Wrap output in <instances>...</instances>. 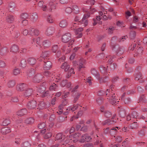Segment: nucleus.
I'll return each instance as SVG.
<instances>
[{"mask_svg":"<svg viewBox=\"0 0 147 147\" xmlns=\"http://www.w3.org/2000/svg\"><path fill=\"white\" fill-rule=\"evenodd\" d=\"M83 138V135L80 133H78L73 135H70L67 137L64 140L65 142L66 143H69L71 142L72 141L76 142L79 141L81 142L80 140Z\"/></svg>","mask_w":147,"mask_h":147,"instance_id":"f257e3e1","label":"nucleus"},{"mask_svg":"<svg viewBox=\"0 0 147 147\" xmlns=\"http://www.w3.org/2000/svg\"><path fill=\"white\" fill-rule=\"evenodd\" d=\"M113 88H114L113 86H111L110 89H107V92L105 93V94H106L108 97H109V96H110V97L109 98V100L110 103L112 105L115 104L119 101L118 99L117 98V97H115V93L113 94V92H111L113 90Z\"/></svg>","mask_w":147,"mask_h":147,"instance_id":"f03ea898","label":"nucleus"},{"mask_svg":"<svg viewBox=\"0 0 147 147\" xmlns=\"http://www.w3.org/2000/svg\"><path fill=\"white\" fill-rule=\"evenodd\" d=\"M68 136L65 137L64 136H63L62 134L61 133H59L57 134L55 138L56 139L55 140H59V141L61 143L62 145H64L65 144H68V143H66L65 142V140Z\"/></svg>","mask_w":147,"mask_h":147,"instance_id":"7ed1b4c3","label":"nucleus"},{"mask_svg":"<svg viewBox=\"0 0 147 147\" xmlns=\"http://www.w3.org/2000/svg\"><path fill=\"white\" fill-rule=\"evenodd\" d=\"M51 129H44L40 130V133L42 134H45L44 136V138L45 139H48L50 138L52 136L51 133Z\"/></svg>","mask_w":147,"mask_h":147,"instance_id":"20e7f679","label":"nucleus"},{"mask_svg":"<svg viewBox=\"0 0 147 147\" xmlns=\"http://www.w3.org/2000/svg\"><path fill=\"white\" fill-rule=\"evenodd\" d=\"M81 107L78 104L74 106L73 107L71 106L69 107L67 109L66 111L63 113V114L64 115H67L71 111L73 112L74 111L78 108H80V107Z\"/></svg>","mask_w":147,"mask_h":147,"instance_id":"39448f33","label":"nucleus"},{"mask_svg":"<svg viewBox=\"0 0 147 147\" xmlns=\"http://www.w3.org/2000/svg\"><path fill=\"white\" fill-rule=\"evenodd\" d=\"M39 33V31L36 28L32 27L29 28V34L31 36H37Z\"/></svg>","mask_w":147,"mask_h":147,"instance_id":"423d86ee","label":"nucleus"},{"mask_svg":"<svg viewBox=\"0 0 147 147\" xmlns=\"http://www.w3.org/2000/svg\"><path fill=\"white\" fill-rule=\"evenodd\" d=\"M90 16V14L87 13V14H84L82 20L80 21L79 22L81 24H83L84 26H86L88 24V20L87 19Z\"/></svg>","mask_w":147,"mask_h":147,"instance_id":"0eeeda50","label":"nucleus"},{"mask_svg":"<svg viewBox=\"0 0 147 147\" xmlns=\"http://www.w3.org/2000/svg\"><path fill=\"white\" fill-rule=\"evenodd\" d=\"M55 32V29L53 27L50 26L48 27L45 32V34L47 36L52 35Z\"/></svg>","mask_w":147,"mask_h":147,"instance_id":"6e6552de","label":"nucleus"},{"mask_svg":"<svg viewBox=\"0 0 147 147\" xmlns=\"http://www.w3.org/2000/svg\"><path fill=\"white\" fill-rule=\"evenodd\" d=\"M37 103L34 100H32L30 101L27 104V106L29 109H33L36 108Z\"/></svg>","mask_w":147,"mask_h":147,"instance_id":"1a4fd4ad","label":"nucleus"},{"mask_svg":"<svg viewBox=\"0 0 147 147\" xmlns=\"http://www.w3.org/2000/svg\"><path fill=\"white\" fill-rule=\"evenodd\" d=\"M56 4H57V3L56 0H51L49 3V5L51 7L49 8L48 7V11H51L55 7Z\"/></svg>","mask_w":147,"mask_h":147,"instance_id":"9d476101","label":"nucleus"},{"mask_svg":"<svg viewBox=\"0 0 147 147\" xmlns=\"http://www.w3.org/2000/svg\"><path fill=\"white\" fill-rule=\"evenodd\" d=\"M71 34L69 33H67L64 34L62 38L63 42L66 43L68 42L71 38Z\"/></svg>","mask_w":147,"mask_h":147,"instance_id":"9b49d317","label":"nucleus"},{"mask_svg":"<svg viewBox=\"0 0 147 147\" xmlns=\"http://www.w3.org/2000/svg\"><path fill=\"white\" fill-rule=\"evenodd\" d=\"M28 86L24 83H21L19 84L17 86V89L18 90L22 91L26 89Z\"/></svg>","mask_w":147,"mask_h":147,"instance_id":"f8f14e48","label":"nucleus"},{"mask_svg":"<svg viewBox=\"0 0 147 147\" xmlns=\"http://www.w3.org/2000/svg\"><path fill=\"white\" fill-rule=\"evenodd\" d=\"M90 136L87 134L83 135V138L80 140L81 142H88L91 140Z\"/></svg>","mask_w":147,"mask_h":147,"instance_id":"ddd939ff","label":"nucleus"},{"mask_svg":"<svg viewBox=\"0 0 147 147\" xmlns=\"http://www.w3.org/2000/svg\"><path fill=\"white\" fill-rule=\"evenodd\" d=\"M83 30V28H79L74 30L76 35H77L76 37L77 38H80L82 36V34L81 32Z\"/></svg>","mask_w":147,"mask_h":147,"instance_id":"4468645a","label":"nucleus"},{"mask_svg":"<svg viewBox=\"0 0 147 147\" xmlns=\"http://www.w3.org/2000/svg\"><path fill=\"white\" fill-rule=\"evenodd\" d=\"M93 76L97 79L99 81L100 83L104 82V80H103V78L102 77L100 76V74L99 71H97V72L95 73V75H94Z\"/></svg>","mask_w":147,"mask_h":147,"instance_id":"2eb2a0df","label":"nucleus"},{"mask_svg":"<svg viewBox=\"0 0 147 147\" xmlns=\"http://www.w3.org/2000/svg\"><path fill=\"white\" fill-rule=\"evenodd\" d=\"M43 78V76L41 74H38L36 75L33 78V80L34 82H39L42 80Z\"/></svg>","mask_w":147,"mask_h":147,"instance_id":"dca6fc26","label":"nucleus"},{"mask_svg":"<svg viewBox=\"0 0 147 147\" xmlns=\"http://www.w3.org/2000/svg\"><path fill=\"white\" fill-rule=\"evenodd\" d=\"M143 51V48L142 47H139L138 49H136L134 54V57L140 56L142 54Z\"/></svg>","mask_w":147,"mask_h":147,"instance_id":"f3484780","label":"nucleus"},{"mask_svg":"<svg viewBox=\"0 0 147 147\" xmlns=\"http://www.w3.org/2000/svg\"><path fill=\"white\" fill-rule=\"evenodd\" d=\"M113 118L111 120L110 119H108L103 122L102 124L104 125H109L111 124L116 122V121L113 119Z\"/></svg>","mask_w":147,"mask_h":147,"instance_id":"a211bd4d","label":"nucleus"},{"mask_svg":"<svg viewBox=\"0 0 147 147\" xmlns=\"http://www.w3.org/2000/svg\"><path fill=\"white\" fill-rule=\"evenodd\" d=\"M86 62L85 59L82 58H81L79 60V63L78 64L79 68L80 69L82 68H85V66L84 65Z\"/></svg>","mask_w":147,"mask_h":147,"instance_id":"6ab92c4d","label":"nucleus"},{"mask_svg":"<svg viewBox=\"0 0 147 147\" xmlns=\"http://www.w3.org/2000/svg\"><path fill=\"white\" fill-rule=\"evenodd\" d=\"M11 131L10 127H4L1 128V132L3 134H5Z\"/></svg>","mask_w":147,"mask_h":147,"instance_id":"aec40b11","label":"nucleus"},{"mask_svg":"<svg viewBox=\"0 0 147 147\" xmlns=\"http://www.w3.org/2000/svg\"><path fill=\"white\" fill-rule=\"evenodd\" d=\"M99 16H97L96 17V19H94L93 20L94 21V25H95L97 22L100 21L101 19H102V16L103 13L101 11H100L99 13Z\"/></svg>","mask_w":147,"mask_h":147,"instance_id":"412c9836","label":"nucleus"},{"mask_svg":"<svg viewBox=\"0 0 147 147\" xmlns=\"http://www.w3.org/2000/svg\"><path fill=\"white\" fill-rule=\"evenodd\" d=\"M43 1H40L38 3V6L41 7H42V9L43 11H48V7L45 5H43Z\"/></svg>","mask_w":147,"mask_h":147,"instance_id":"4be33fe9","label":"nucleus"},{"mask_svg":"<svg viewBox=\"0 0 147 147\" xmlns=\"http://www.w3.org/2000/svg\"><path fill=\"white\" fill-rule=\"evenodd\" d=\"M54 76V75L53 74H51L50 72L48 71H45L44 74V76H46L47 77H49L50 78H52V79H51V80H54V78L53 77Z\"/></svg>","mask_w":147,"mask_h":147,"instance_id":"5701e85b","label":"nucleus"},{"mask_svg":"<svg viewBox=\"0 0 147 147\" xmlns=\"http://www.w3.org/2000/svg\"><path fill=\"white\" fill-rule=\"evenodd\" d=\"M44 68L45 69H49L52 65V63L51 61H47V62H44Z\"/></svg>","mask_w":147,"mask_h":147,"instance_id":"b1692460","label":"nucleus"},{"mask_svg":"<svg viewBox=\"0 0 147 147\" xmlns=\"http://www.w3.org/2000/svg\"><path fill=\"white\" fill-rule=\"evenodd\" d=\"M33 92V90L31 89H27L25 92L24 96L25 97H28L32 95Z\"/></svg>","mask_w":147,"mask_h":147,"instance_id":"393cba45","label":"nucleus"},{"mask_svg":"<svg viewBox=\"0 0 147 147\" xmlns=\"http://www.w3.org/2000/svg\"><path fill=\"white\" fill-rule=\"evenodd\" d=\"M70 66L67 63L65 62L62 64L61 66V68L64 69L65 71H67L70 68Z\"/></svg>","mask_w":147,"mask_h":147,"instance_id":"a878e982","label":"nucleus"},{"mask_svg":"<svg viewBox=\"0 0 147 147\" xmlns=\"http://www.w3.org/2000/svg\"><path fill=\"white\" fill-rule=\"evenodd\" d=\"M27 112V111L26 109H22L17 112V115L21 116L25 114Z\"/></svg>","mask_w":147,"mask_h":147,"instance_id":"bb28decb","label":"nucleus"},{"mask_svg":"<svg viewBox=\"0 0 147 147\" xmlns=\"http://www.w3.org/2000/svg\"><path fill=\"white\" fill-rule=\"evenodd\" d=\"M51 45V42L49 40H44L42 42V46L45 48L49 47Z\"/></svg>","mask_w":147,"mask_h":147,"instance_id":"cd10ccee","label":"nucleus"},{"mask_svg":"<svg viewBox=\"0 0 147 147\" xmlns=\"http://www.w3.org/2000/svg\"><path fill=\"white\" fill-rule=\"evenodd\" d=\"M15 7V3L13 2H11L9 4L7 8L9 11H12L13 10Z\"/></svg>","mask_w":147,"mask_h":147,"instance_id":"c85d7f7f","label":"nucleus"},{"mask_svg":"<svg viewBox=\"0 0 147 147\" xmlns=\"http://www.w3.org/2000/svg\"><path fill=\"white\" fill-rule=\"evenodd\" d=\"M15 17L11 15H9L6 18L7 22L9 23H11L14 20Z\"/></svg>","mask_w":147,"mask_h":147,"instance_id":"c756f323","label":"nucleus"},{"mask_svg":"<svg viewBox=\"0 0 147 147\" xmlns=\"http://www.w3.org/2000/svg\"><path fill=\"white\" fill-rule=\"evenodd\" d=\"M69 47V46H68V47L64 46L63 48L62 49L63 51H65V54L68 53L70 52L71 49L70 47Z\"/></svg>","mask_w":147,"mask_h":147,"instance_id":"7c9ffc66","label":"nucleus"},{"mask_svg":"<svg viewBox=\"0 0 147 147\" xmlns=\"http://www.w3.org/2000/svg\"><path fill=\"white\" fill-rule=\"evenodd\" d=\"M10 50V51L13 53H16L18 51V48L17 46L14 45L11 47Z\"/></svg>","mask_w":147,"mask_h":147,"instance_id":"2f4dec72","label":"nucleus"},{"mask_svg":"<svg viewBox=\"0 0 147 147\" xmlns=\"http://www.w3.org/2000/svg\"><path fill=\"white\" fill-rule=\"evenodd\" d=\"M50 53V52L49 51L43 52L41 55L40 57L45 59Z\"/></svg>","mask_w":147,"mask_h":147,"instance_id":"473e14b6","label":"nucleus"},{"mask_svg":"<svg viewBox=\"0 0 147 147\" xmlns=\"http://www.w3.org/2000/svg\"><path fill=\"white\" fill-rule=\"evenodd\" d=\"M67 22L65 20H63L61 21L59 24L61 28L65 27L67 26Z\"/></svg>","mask_w":147,"mask_h":147,"instance_id":"72a5a7b5","label":"nucleus"},{"mask_svg":"<svg viewBox=\"0 0 147 147\" xmlns=\"http://www.w3.org/2000/svg\"><path fill=\"white\" fill-rule=\"evenodd\" d=\"M47 21L50 23H53L54 21V19L53 17L51 15H49L47 16Z\"/></svg>","mask_w":147,"mask_h":147,"instance_id":"f704fd0d","label":"nucleus"},{"mask_svg":"<svg viewBox=\"0 0 147 147\" xmlns=\"http://www.w3.org/2000/svg\"><path fill=\"white\" fill-rule=\"evenodd\" d=\"M72 11L75 14H78L79 12V9L78 6L76 5H74L73 7Z\"/></svg>","mask_w":147,"mask_h":147,"instance_id":"c9c22d12","label":"nucleus"},{"mask_svg":"<svg viewBox=\"0 0 147 147\" xmlns=\"http://www.w3.org/2000/svg\"><path fill=\"white\" fill-rule=\"evenodd\" d=\"M57 84L53 82V83H51V84L49 88V89L51 90H55L57 89Z\"/></svg>","mask_w":147,"mask_h":147,"instance_id":"e433bc0d","label":"nucleus"},{"mask_svg":"<svg viewBox=\"0 0 147 147\" xmlns=\"http://www.w3.org/2000/svg\"><path fill=\"white\" fill-rule=\"evenodd\" d=\"M28 63L30 65L34 64L36 63V60L33 58H30L28 59Z\"/></svg>","mask_w":147,"mask_h":147,"instance_id":"4c0bfd02","label":"nucleus"},{"mask_svg":"<svg viewBox=\"0 0 147 147\" xmlns=\"http://www.w3.org/2000/svg\"><path fill=\"white\" fill-rule=\"evenodd\" d=\"M34 121V119L32 117H30L26 119L25 122L26 124H30L33 123Z\"/></svg>","mask_w":147,"mask_h":147,"instance_id":"58836bf2","label":"nucleus"},{"mask_svg":"<svg viewBox=\"0 0 147 147\" xmlns=\"http://www.w3.org/2000/svg\"><path fill=\"white\" fill-rule=\"evenodd\" d=\"M28 16V14L26 13H22L21 14L20 16V18L19 19L20 20H23L27 19Z\"/></svg>","mask_w":147,"mask_h":147,"instance_id":"ea45409f","label":"nucleus"},{"mask_svg":"<svg viewBox=\"0 0 147 147\" xmlns=\"http://www.w3.org/2000/svg\"><path fill=\"white\" fill-rule=\"evenodd\" d=\"M31 20L33 22L36 21L38 18V16L36 13H34L30 17Z\"/></svg>","mask_w":147,"mask_h":147,"instance_id":"a19ab883","label":"nucleus"},{"mask_svg":"<svg viewBox=\"0 0 147 147\" xmlns=\"http://www.w3.org/2000/svg\"><path fill=\"white\" fill-rule=\"evenodd\" d=\"M38 105L39 106L38 108L39 109H42L45 108L46 107L45 102L43 101L39 102V104Z\"/></svg>","mask_w":147,"mask_h":147,"instance_id":"79ce46f5","label":"nucleus"},{"mask_svg":"<svg viewBox=\"0 0 147 147\" xmlns=\"http://www.w3.org/2000/svg\"><path fill=\"white\" fill-rule=\"evenodd\" d=\"M15 84V82L14 80H12L9 82L7 84V85L9 87H12Z\"/></svg>","mask_w":147,"mask_h":147,"instance_id":"37998d69","label":"nucleus"},{"mask_svg":"<svg viewBox=\"0 0 147 147\" xmlns=\"http://www.w3.org/2000/svg\"><path fill=\"white\" fill-rule=\"evenodd\" d=\"M20 65V67L23 68H24L26 66V63L25 59H23L21 61Z\"/></svg>","mask_w":147,"mask_h":147,"instance_id":"c03bdc74","label":"nucleus"},{"mask_svg":"<svg viewBox=\"0 0 147 147\" xmlns=\"http://www.w3.org/2000/svg\"><path fill=\"white\" fill-rule=\"evenodd\" d=\"M9 123H10V121L9 119H5L3 121L1 125L3 126H6Z\"/></svg>","mask_w":147,"mask_h":147,"instance_id":"a18cd8bd","label":"nucleus"},{"mask_svg":"<svg viewBox=\"0 0 147 147\" xmlns=\"http://www.w3.org/2000/svg\"><path fill=\"white\" fill-rule=\"evenodd\" d=\"M18 21L19 22H21L22 25L23 26H26L28 24V21L26 19L23 20L19 19Z\"/></svg>","mask_w":147,"mask_h":147,"instance_id":"49530a36","label":"nucleus"},{"mask_svg":"<svg viewBox=\"0 0 147 147\" xmlns=\"http://www.w3.org/2000/svg\"><path fill=\"white\" fill-rule=\"evenodd\" d=\"M115 29V27L113 26H110L107 29L108 34H112L113 33V31Z\"/></svg>","mask_w":147,"mask_h":147,"instance_id":"de8ad7c7","label":"nucleus"},{"mask_svg":"<svg viewBox=\"0 0 147 147\" xmlns=\"http://www.w3.org/2000/svg\"><path fill=\"white\" fill-rule=\"evenodd\" d=\"M100 70L102 73H106L107 72V69L103 66H101L100 67Z\"/></svg>","mask_w":147,"mask_h":147,"instance_id":"09e8293b","label":"nucleus"},{"mask_svg":"<svg viewBox=\"0 0 147 147\" xmlns=\"http://www.w3.org/2000/svg\"><path fill=\"white\" fill-rule=\"evenodd\" d=\"M36 90L40 93H43L45 90V88L44 87L42 86L39 87Z\"/></svg>","mask_w":147,"mask_h":147,"instance_id":"8fccbe9b","label":"nucleus"},{"mask_svg":"<svg viewBox=\"0 0 147 147\" xmlns=\"http://www.w3.org/2000/svg\"><path fill=\"white\" fill-rule=\"evenodd\" d=\"M58 49V46L56 45H54L52 47L51 50L53 53H56Z\"/></svg>","mask_w":147,"mask_h":147,"instance_id":"3c124183","label":"nucleus"},{"mask_svg":"<svg viewBox=\"0 0 147 147\" xmlns=\"http://www.w3.org/2000/svg\"><path fill=\"white\" fill-rule=\"evenodd\" d=\"M46 126V124L45 123H42L39 124L38 126L39 129H43Z\"/></svg>","mask_w":147,"mask_h":147,"instance_id":"603ef678","label":"nucleus"},{"mask_svg":"<svg viewBox=\"0 0 147 147\" xmlns=\"http://www.w3.org/2000/svg\"><path fill=\"white\" fill-rule=\"evenodd\" d=\"M135 80H138L140 78H141L142 76V74L140 73H138L135 75Z\"/></svg>","mask_w":147,"mask_h":147,"instance_id":"864d4df0","label":"nucleus"},{"mask_svg":"<svg viewBox=\"0 0 147 147\" xmlns=\"http://www.w3.org/2000/svg\"><path fill=\"white\" fill-rule=\"evenodd\" d=\"M20 69L18 68L15 69L13 71V74L15 75H17L20 73Z\"/></svg>","mask_w":147,"mask_h":147,"instance_id":"5fc2aeb1","label":"nucleus"},{"mask_svg":"<svg viewBox=\"0 0 147 147\" xmlns=\"http://www.w3.org/2000/svg\"><path fill=\"white\" fill-rule=\"evenodd\" d=\"M31 146V144L29 142H26L22 144V147H30Z\"/></svg>","mask_w":147,"mask_h":147,"instance_id":"6e6d98bb","label":"nucleus"},{"mask_svg":"<svg viewBox=\"0 0 147 147\" xmlns=\"http://www.w3.org/2000/svg\"><path fill=\"white\" fill-rule=\"evenodd\" d=\"M136 36V33L135 31H131L130 33V36L131 39L134 38Z\"/></svg>","mask_w":147,"mask_h":147,"instance_id":"4d7b16f0","label":"nucleus"},{"mask_svg":"<svg viewBox=\"0 0 147 147\" xmlns=\"http://www.w3.org/2000/svg\"><path fill=\"white\" fill-rule=\"evenodd\" d=\"M65 11L68 13H70L72 11V9L70 7H67L65 9Z\"/></svg>","mask_w":147,"mask_h":147,"instance_id":"13d9d810","label":"nucleus"},{"mask_svg":"<svg viewBox=\"0 0 147 147\" xmlns=\"http://www.w3.org/2000/svg\"><path fill=\"white\" fill-rule=\"evenodd\" d=\"M137 126V124L136 122H134L131 126V127L132 129H134Z\"/></svg>","mask_w":147,"mask_h":147,"instance_id":"bf43d9fd","label":"nucleus"},{"mask_svg":"<svg viewBox=\"0 0 147 147\" xmlns=\"http://www.w3.org/2000/svg\"><path fill=\"white\" fill-rule=\"evenodd\" d=\"M6 66V64L5 62L2 61H0V67H4Z\"/></svg>","mask_w":147,"mask_h":147,"instance_id":"052dcab7","label":"nucleus"},{"mask_svg":"<svg viewBox=\"0 0 147 147\" xmlns=\"http://www.w3.org/2000/svg\"><path fill=\"white\" fill-rule=\"evenodd\" d=\"M136 46V45L134 44L131 45L129 46V49L130 50H133L135 49V48Z\"/></svg>","mask_w":147,"mask_h":147,"instance_id":"680f3d73","label":"nucleus"},{"mask_svg":"<svg viewBox=\"0 0 147 147\" xmlns=\"http://www.w3.org/2000/svg\"><path fill=\"white\" fill-rule=\"evenodd\" d=\"M111 112L107 111L105 112V115L107 117H109L111 116Z\"/></svg>","mask_w":147,"mask_h":147,"instance_id":"e2e57ef3","label":"nucleus"},{"mask_svg":"<svg viewBox=\"0 0 147 147\" xmlns=\"http://www.w3.org/2000/svg\"><path fill=\"white\" fill-rule=\"evenodd\" d=\"M78 24L77 23H74L72 24L71 28L72 29L75 30V28L78 26Z\"/></svg>","mask_w":147,"mask_h":147,"instance_id":"0e129e2a","label":"nucleus"},{"mask_svg":"<svg viewBox=\"0 0 147 147\" xmlns=\"http://www.w3.org/2000/svg\"><path fill=\"white\" fill-rule=\"evenodd\" d=\"M88 129V127L86 126H84L82 127L81 128V130L82 131H84V132H86L87 131Z\"/></svg>","mask_w":147,"mask_h":147,"instance_id":"69168bd1","label":"nucleus"},{"mask_svg":"<svg viewBox=\"0 0 147 147\" xmlns=\"http://www.w3.org/2000/svg\"><path fill=\"white\" fill-rule=\"evenodd\" d=\"M116 141L117 142H120L122 141V138L120 136H117L115 138Z\"/></svg>","mask_w":147,"mask_h":147,"instance_id":"338daca9","label":"nucleus"},{"mask_svg":"<svg viewBox=\"0 0 147 147\" xmlns=\"http://www.w3.org/2000/svg\"><path fill=\"white\" fill-rule=\"evenodd\" d=\"M138 113L136 112L133 113L131 114V117L133 118H136L138 115Z\"/></svg>","mask_w":147,"mask_h":147,"instance_id":"774afa93","label":"nucleus"}]
</instances>
